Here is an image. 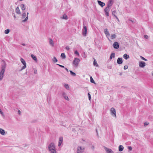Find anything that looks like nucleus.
I'll return each mask as SVG.
<instances>
[{
	"label": "nucleus",
	"instance_id": "f257e3e1",
	"mask_svg": "<svg viewBox=\"0 0 153 153\" xmlns=\"http://www.w3.org/2000/svg\"><path fill=\"white\" fill-rule=\"evenodd\" d=\"M6 66V63L4 61H3L1 70L0 71V81L2 80L4 77V74L5 71Z\"/></svg>",
	"mask_w": 153,
	"mask_h": 153
},
{
	"label": "nucleus",
	"instance_id": "f03ea898",
	"mask_svg": "<svg viewBox=\"0 0 153 153\" xmlns=\"http://www.w3.org/2000/svg\"><path fill=\"white\" fill-rule=\"evenodd\" d=\"M48 148L51 153H56L55 145L53 143H51L48 146Z\"/></svg>",
	"mask_w": 153,
	"mask_h": 153
},
{
	"label": "nucleus",
	"instance_id": "7ed1b4c3",
	"mask_svg": "<svg viewBox=\"0 0 153 153\" xmlns=\"http://www.w3.org/2000/svg\"><path fill=\"white\" fill-rule=\"evenodd\" d=\"M29 13L28 12L27 13L25 12H23L22 15V19H24L25 18V19L23 20L22 22H26L28 19V15Z\"/></svg>",
	"mask_w": 153,
	"mask_h": 153
},
{
	"label": "nucleus",
	"instance_id": "20e7f679",
	"mask_svg": "<svg viewBox=\"0 0 153 153\" xmlns=\"http://www.w3.org/2000/svg\"><path fill=\"white\" fill-rule=\"evenodd\" d=\"M80 61V59L77 58H75L73 62V64L74 67H77L78 64Z\"/></svg>",
	"mask_w": 153,
	"mask_h": 153
},
{
	"label": "nucleus",
	"instance_id": "39448f33",
	"mask_svg": "<svg viewBox=\"0 0 153 153\" xmlns=\"http://www.w3.org/2000/svg\"><path fill=\"white\" fill-rule=\"evenodd\" d=\"M110 111L111 115L113 117H116V111L114 108H111L110 109Z\"/></svg>",
	"mask_w": 153,
	"mask_h": 153
},
{
	"label": "nucleus",
	"instance_id": "423d86ee",
	"mask_svg": "<svg viewBox=\"0 0 153 153\" xmlns=\"http://www.w3.org/2000/svg\"><path fill=\"white\" fill-rule=\"evenodd\" d=\"M20 61L24 65V66L22 67V68L21 70H22L25 69L26 68V63L24 59L22 58H21L20 59Z\"/></svg>",
	"mask_w": 153,
	"mask_h": 153
},
{
	"label": "nucleus",
	"instance_id": "0eeeda50",
	"mask_svg": "<svg viewBox=\"0 0 153 153\" xmlns=\"http://www.w3.org/2000/svg\"><path fill=\"white\" fill-rule=\"evenodd\" d=\"M87 32V27L86 26L83 25V28L82 30V34L83 36H86Z\"/></svg>",
	"mask_w": 153,
	"mask_h": 153
},
{
	"label": "nucleus",
	"instance_id": "6e6552de",
	"mask_svg": "<svg viewBox=\"0 0 153 153\" xmlns=\"http://www.w3.org/2000/svg\"><path fill=\"white\" fill-rule=\"evenodd\" d=\"M110 10V7H107L106 8L104 9V11L105 13V15L107 16H109V12Z\"/></svg>",
	"mask_w": 153,
	"mask_h": 153
},
{
	"label": "nucleus",
	"instance_id": "1a4fd4ad",
	"mask_svg": "<svg viewBox=\"0 0 153 153\" xmlns=\"http://www.w3.org/2000/svg\"><path fill=\"white\" fill-rule=\"evenodd\" d=\"M84 149L80 146H78L77 150V153H82L84 152Z\"/></svg>",
	"mask_w": 153,
	"mask_h": 153
},
{
	"label": "nucleus",
	"instance_id": "9d476101",
	"mask_svg": "<svg viewBox=\"0 0 153 153\" xmlns=\"http://www.w3.org/2000/svg\"><path fill=\"white\" fill-rule=\"evenodd\" d=\"M105 150L107 153H114L113 151L111 149L105 146L104 147Z\"/></svg>",
	"mask_w": 153,
	"mask_h": 153
},
{
	"label": "nucleus",
	"instance_id": "9b49d317",
	"mask_svg": "<svg viewBox=\"0 0 153 153\" xmlns=\"http://www.w3.org/2000/svg\"><path fill=\"white\" fill-rule=\"evenodd\" d=\"M139 65L140 67L143 68L146 65V64L144 62L140 61L139 62Z\"/></svg>",
	"mask_w": 153,
	"mask_h": 153
},
{
	"label": "nucleus",
	"instance_id": "f8f14e48",
	"mask_svg": "<svg viewBox=\"0 0 153 153\" xmlns=\"http://www.w3.org/2000/svg\"><path fill=\"white\" fill-rule=\"evenodd\" d=\"M104 33L106 35V37L108 38V39L110 41V39L109 38V37L110 36V34L108 31V30L107 29H105L104 30Z\"/></svg>",
	"mask_w": 153,
	"mask_h": 153
},
{
	"label": "nucleus",
	"instance_id": "ddd939ff",
	"mask_svg": "<svg viewBox=\"0 0 153 153\" xmlns=\"http://www.w3.org/2000/svg\"><path fill=\"white\" fill-rule=\"evenodd\" d=\"M114 3L113 0H109L107 4V7H110Z\"/></svg>",
	"mask_w": 153,
	"mask_h": 153
},
{
	"label": "nucleus",
	"instance_id": "4468645a",
	"mask_svg": "<svg viewBox=\"0 0 153 153\" xmlns=\"http://www.w3.org/2000/svg\"><path fill=\"white\" fill-rule=\"evenodd\" d=\"M113 47L114 48L117 49L119 48V45L118 42H115L113 44Z\"/></svg>",
	"mask_w": 153,
	"mask_h": 153
},
{
	"label": "nucleus",
	"instance_id": "2eb2a0df",
	"mask_svg": "<svg viewBox=\"0 0 153 153\" xmlns=\"http://www.w3.org/2000/svg\"><path fill=\"white\" fill-rule=\"evenodd\" d=\"M63 141V137H60L59 139L58 145L59 146H60Z\"/></svg>",
	"mask_w": 153,
	"mask_h": 153
},
{
	"label": "nucleus",
	"instance_id": "dca6fc26",
	"mask_svg": "<svg viewBox=\"0 0 153 153\" xmlns=\"http://www.w3.org/2000/svg\"><path fill=\"white\" fill-rule=\"evenodd\" d=\"M62 96H63L64 98L66 100L68 101L69 100V98L67 95L66 94L65 92H63L62 93Z\"/></svg>",
	"mask_w": 153,
	"mask_h": 153
},
{
	"label": "nucleus",
	"instance_id": "f3484780",
	"mask_svg": "<svg viewBox=\"0 0 153 153\" xmlns=\"http://www.w3.org/2000/svg\"><path fill=\"white\" fill-rule=\"evenodd\" d=\"M123 60L122 58H118L117 60V62L119 64H121L123 63Z\"/></svg>",
	"mask_w": 153,
	"mask_h": 153
},
{
	"label": "nucleus",
	"instance_id": "a211bd4d",
	"mask_svg": "<svg viewBox=\"0 0 153 153\" xmlns=\"http://www.w3.org/2000/svg\"><path fill=\"white\" fill-rule=\"evenodd\" d=\"M97 2L98 4L102 7H103L105 5V3L104 2L101 1H100L98 0L97 1Z\"/></svg>",
	"mask_w": 153,
	"mask_h": 153
},
{
	"label": "nucleus",
	"instance_id": "6ab92c4d",
	"mask_svg": "<svg viewBox=\"0 0 153 153\" xmlns=\"http://www.w3.org/2000/svg\"><path fill=\"white\" fill-rule=\"evenodd\" d=\"M0 134L2 135H4L5 134L4 130L1 128H0Z\"/></svg>",
	"mask_w": 153,
	"mask_h": 153
},
{
	"label": "nucleus",
	"instance_id": "aec40b11",
	"mask_svg": "<svg viewBox=\"0 0 153 153\" xmlns=\"http://www.w3.org/2000/svg\"><path fill=\"white\" fill-rule=\"evenodd\" d=\"M123 57L125 59L127 60L129 58V56L127 54L125 53L123 55Z\"/></svg>",
	"mask_w": 153,
	"mask_h": 153
},
{
	"label": "nucleus",
	"instance_id": "412c9836",
	"mask_svg": "<svg viewBox=\"0 0 153 153\" xmlns=\"http://www.w3.org/2000/svg\"><path fill=\"white\" fill-rule=\"evenodd\" d=\"M20 7L21 8L22 10H24L26 8V7L25 5L23 4H21V5Z\"/></svg>",
	"mask_w": 153,
	"mask_h": 153
},
{
	"label": "nucleus",
	"instance_id": "4be33fe9",
	"mask_svg": "<svg viewBox=\"0 0 153 153\" xmlns=\"http://www.w3.org/2000/svg\"><path fill=\"white\" fill-rule=\"evenodd\" d=\"M31 57L34 59L36 62H37V59L36 57L33 54H31Z\"/></svg>",
	"mask_w": 153,
	"mask_h": 153
},
{
	"label": "nucleus",
	"instance_id": "5701e85b",
	"mask_svg": "<svg viewBox=\"0 0 153 153\" xmlns=\"http://www.w3.org/2000/svg\"><path fill=\"white\" fill-rule=\"evenodd\" d=\"M16 12L18 14H20L21 12L19 7H17L16 9Z\"/></svg>",
	"mask_w": 153,
	"mask_h": 153
},
{
	"label": "nucleus",
	"instance_id": "b1692460",
	"mask_svg": "<svg viewBox=\"0 0 153 153\" xmlns=\"http://www.w3.org/2000/svg\"><path fill=\"white\" fill-rule=\"evenodd\" d=\"M118 148L119 151L121 152L123 150L124 147L123 146L120 145L119 146Z\"/></svg>",
	"mask_w": 153,
	"mask_h": 153
},
{
	"label": "nucleus",
	"instance_id": "393cba45",
	"mask_svg": "<svg viewBox=\"0 0 153 153\" xmlns=\"http://www.w3.org/2000/svg\"><path fill=\"white\" fill-rule=\"evenodd\" d=\"M115 53H112L110 57V59H112L113 58H114L115 57Z\"/></svg>",
	"mask_w": 153,
	"mask_h": 153
},
{
	"label": "nucleus",
	"instance_id": "a878e982",
	"mask_svg": "<svg viewBox=\"0 0 153 153\" xmlns=\"http://www.w3.org/2000/svg\"><path fill=\"white\" fill-rule=\"evenodd\" d=\"M49 43H50V45L52 46H53V45H54V43H53V40L51 39H49Z\"/></svg>",
	"mask_w": 153,
	"mask_h": 153
},
{
	"label": "nucleus",
	"instance_id": "bb28decb",
	"mask_svg": "<svg viewBox=\"0 0 153 153\" xmlns=\"http://www.w3.org/2000/svg\"><path fill=\"white\" fill-rule=\"evenodd\" d=\"M61 18L63 19H65V20H67L68 19L67 16L65 14H64L61 17Z\"/></svg>",
	"mask_w": 153,
	"mask_h": 153
},
{
	"label": "nucleus",
	"instance_id": "cd10ccee",
	"mask_svg": "<svg viewBox=\"0 0 153 153\" xmlns=\"http://www.w3.org/2000/svg\"><path fill=\"white\" fill-rule=\"evenodd\" d=\"M116 35L114 34H112L111 35V38L112 39H115L116 38Z\"/></svg>",
	"mask_w": 153,
	"mask_h": 153
},
{
	"label": "nucleus",
	"instance_id": "c85d7f7f",
	"mask_svg": "<svg viewBox=\"0 0 153 153\" xmlns=\"http://www.w3.org/2000/svg\"><path fill=\"white\" fill-rule=\"evenodd\" d=\"M63 85L64 87L67 90L69 89V86L68 84H66L65 83Z\"/></svg>",
	"mask_w": 153,
	"mask_h": 153
},
{
	"label": "nucleus",
	"instance_id": "c756f323",
	"mask_svg": "<svg viewBox=\"0 0 153 153\" xmlns=\"http://www.w3.org/2000/svg\"><path fill=\"white\" fill-rule=\"evenodd\" d=\"M69 71L71 75L72 76H76V74L75 73L73 72L72 71L70 70V71Z\"/></svg>",
	"mask_w": 153,
	"mask_h": 153
},
{
	"label": "nucleus",
	"instance_id": "7c9ffc66",
	"mask_svg": "<svg viewBox=\"0 0 153 153\" xmlns=\"http://www.w3.org/2000/svg\"><path fill=\"white\" fill-rule=\"evenodd\" d=\"M61 57L63 59H65V58L66 56L64 53H62L61 54Z\"/></svg>",
	"mask_w": 153,
	"mask_h": 153
},
{
	"label": "nucleus",
	"instance_id": "2f4dec72",
	"mask_svg": "<svg viewBox=\"0 0 153 153\" xmlns=\"http://www.w3.org/2000/svg\"><path fill=\"white\" fill-rule=\"evenodd\" d=\"M52 61L54 63H56L58 61L57 59L55 56H54L53 58L52 59Z\"/></svg>",
	"mask_w": 153,
	"mask_h": 153
},
{
	"label": "nucleus",
	"instance_id": "473e14b6",
	"mask_svg": "<svg viewBox=\"0 0 153 153\" xmlns=\"http://www.w3.org/2000/svg\"><path fill=\"white\" fill-rule=\"evenodd\" d=\"M116 12L115 10H114L113 11H112V14L115 17H116V16H117L116 15Z\"/></svg>",
	"mask_w": 153,
	"mask_h": 153
},
{
	"label": "nucleus",
	"instance_id": "72a5a7b5",
	"mask_svg": "<svg viewBox=\"0 0 153 153\" xmlns=\"http://www.w3.org/2000/svg\"><path fill=\"white\" fill-rule=\"evenodd\" d=\"M10 32V30L9 29H7L5 30L4 33L6 34H8Z\"/></svg>",
	"mask_w": 153,
	"mask_h": 153
},
{
	"label": "nucleus",
	"instance_id": "f704fd0d",
	"mask_svg": "<svg viewBox=\"0 0 153 153\" xmlns=\"http://www.w3.org/2000/svg\"><path fill=\"white\" fill-rule=\"evenodd\" d=\"M90 81L92 83H94L95 82L94 81L92 78V76H91L90 77Z\"/></svg>",
	"mask_w": 153,
	"mask_h": 153
},
{
	"label": "nucleus",
	"instance_id": "c9c22d12",
	"mask_svg": "<svg viewBox=\"0 0 153 153\" xmlns=\"http://www.w3.org/2000/svg\"><path fill=\"white\" fill-rule=\"evenodd\" d=\"M140 58L142 59L144 61H146L147 60V59H146L144 57H143L142 56H140Z\"/></svg>",
	"mask_w": 153,
	"mask_h": 153
},
{
	"label": "nucleus",
	"instance_id": "e433bc0d",
	"mask_svg": "<svg viewBox=\"0 0 153 153\" xmlns=\"http://www.w3.org/2000/svg\"><path fill=\"white\" fill-rule=\"evenodd\" d=\"M94 65H97V62L96 61L95 59H94Z\"/></svg>",
	"mask_w": 153,
	"mask_h": 153
},
{
	"label": "nucleus",
	"instance_id": "4c0bfd02",
	"mask_svg": "<svg viewBox=\"0 0 153 153\" xmlns=\"http://www.w3.org/2000/svg\"><path fill=\"white\" fill-rule=\"evenodd\" d=\"M74 53H75V54L77 55L78 56H79V53L77 51H75Z\"/></svg>",
	"mask_w": 153,
	"mask_h": 153
},
{
	"label": "nucleus",
	"instance_id": "58836bf2",
	"mask_svg": "<svg viewBox=\"0 0 153 153\" xmlns=\"http://www.w3.org/2000/svg\"><path fill=\"white\" fill-rule=\"evenodd\" d=\"M88 96L89 100H90L91 99V95H90V94L89 93H88Z\"/></svg>",
	"mask_w": 153,
	"mask_h": 153
},
{
	"label": "nucleus",
	"instance_id": "ea45409f",
	"mask_svg": "<svg viewBox=\"0 0 153 153\" xmlns=\"http://www.w3.org/2000/svg\"><path fill=\"white\" fill-rule=\"evenodd\" d=\"M70 48L68 46H67L66 47H65V49H66L67 50V51H68L69 49H70Z\"/></svg>",
	"mask_w": 153,
	"mask_h": 153
},
{
	"label": "nucleus",
	"instance_id": "a19ab883",
	"mask_svg": "<svg viewBox=\"0 0 153 153\" xmlns=\"http://www.w3.org/2000/svg\"><path fill=\"white\" fill-rule=\"evenodd\" d=\"M149 123L147 122H146L144 123V125L145 126H146L149 124Z\"/></svg>",
	"mask_w": 153,
	"mask_h": 153
},
{
	"label": "nucleus",
	"instance_id": "79ce46f5",
	"mask_svg": "<svg viewBox=\"0 0 153 153\" xmlns=\"http://www.w3.org/2000/svg\"><path fill=\"white\" fill-rule=\"evenodd\" d=\"M128 149L130 151H131L132 150V148L131 146H128Z\"/></svg>",
	"mask_w": 153,
	"mask_h": 153
},
{
	"label": "nucleus",
	"instance_id": "37998d69",
	"mask_svg": "<svg viewBox=\"0 0 153 153\" xmlns=\"http://www.w3.org/2000/svg\"><path fill=\"white\" fill-rule=\"evenodd\" d=\"M128 68V66L127 65H125L124 67V69L125 70L127 69Z\"/></svg>",
	"mask_w": 153,
	"mask_h": 153
},
{
	"label": "nucleus",
	"instance_id": "c03bdc74",
	"mask_svg": "<svg viewBox=\"0 0 153 153\" xmlns=\"http://www.w3.org/2000/svg\"><path fill=\"white\" fill-rule=\"evenodd\" d=\"M34 74H36L37 73V71L35 69H34Z\"/></svg>",
	"mask_w": 153,
	"mask_h": 153
},
{
	"label": "nucleus",
	"instance_id": "a18cd8bd",
	"mask_svg": "<svg viewBox=\"0 0 153 153\" xmlns=\"http://www.w3.org/2000/svg\"><path fill=\"white\" fill-rule=\"evenodd\" d=\"M57 65H58L59 66H60L62 68H64L65 67L64 66L62 65L59 64H57Z\"/></svg>",
	"mask_w": 153,
	"mask_h": 153
},
{
	"label": "nucleus",
	"instance_id": "49530a36",
	"mask_svg": "<svg viewBox=\"0 0 153 153\" xmlns=\"http://www.w3.org/2000/svg\"><path fill=\"white\" fill-rule=\"evenodd\" d=\"M0 113L2 115H3V113L2 112V111L1 110V109H0Z\"/></svg>",
	"mask_w": 153,
	"mask_h": 153
},
{
	"label": "nucleus",
	"instance_id": "de8ad7c7",
	"mask_svg": "<svg viewBox=\"0 0 153 153\" xmlns=\"http://www.w3.org/2000/svg\"><path fill=\"white\" fill-rule=\"evenodd\" d=\"M144 37L145 38H146V39H148V36H147V35H145Z\"/></svg>",
	"mask_w": 153,
	"mask_h": 153
},
{
	"label": "nucleus",
	"instance_id": "09e8293b",
	"mask_svg": "<svg viewBox=\"0 0 153 153\" xmlns=\"http://www.w3.org/2000/svg\"><path fill=\"white\" fill-rule=\"evenodd\" d=\"M115 17L116 18V19H117V20L118 22H119V19H118V18L117 17V16H116V17Z\"/></svg>",
	"mask_w": 153,
	"mask_h": 153
},
{
	"label": "nucleus",
	"instance_id": "8fccbe9b",
	"mask_svg": "<svg viewBox=\"0 0 153 153\" xmlns=\"http://www.w3.org/2000/svg\"><path fill=\"white\" fill-rule=\"evenodd\" d=\"M22 45L23 46H25L26 45L25 43H22Z\"/></svg>",
	"mask_w": 153,
	"mask_h": 153
},
{
	"label": "nucleus",
	"instance_id": "3c124183",
	"mask_svg": "<svg viewBox=\"0 0 153 153\" xmlns=\"http://www.w3.org/2000/svg\"><path fill=\"white\" fill-rule=\"evenodd\" d=\"M18 112L19 114H21V111L20 110H19Z\"/></svg>",
	"mask_w": 153,
	"mask_h": 153
},
{
	"label": "nucleus",
	"instance_id": "603ef678",
	"mask_svg": "<svg viewBox=\"0 0 153 153\" xmlns=\"http://www.w3.org/2000/svg\"><path fill=\"white\" fill-rule=\"evenodd\" d=\"M65 70H66L67 71H68V69L67 68H65Z\"/></svg>",
	"mask_w": 153,
	"mask_h": 153
},
{
	"label": "nucleus",
	"instance_id": "864d4df0",
	"mask_svg": "<svg viewBox=\"0 0 153 153\" xmlns=\"http://www.w3.org/2000/svg\"><path fill=\"white\" fill-rule=\"evenodd\" d=\"M130 21H131V22H133V21H132V20H130Z\"/></svg>",
	"mask_w": 153,
	"mask_h": 153
},
{
	"label": "nucleus",
	"instance_id": "5fc2aeb1",
	"mask_svg": "<svg viewBox=\"0 0 153 153\" xmlns=\"http://www.w3.org/2000/svg\"><path fill=\"white\" fill-rule=\"evenodd\" d=\"M152 75L153 76V74H152Z\"/></svg>",
	"mask_w": 153,
	"mask_h": 153
}]
</instances>
